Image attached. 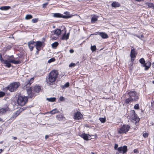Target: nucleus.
<instances>
[{
	"label": "nucleus",
	"mask_w": 154,
	"mask_h": 154,
	"mask_svg": "<svg viewBox=\"0 0 154 154\" xmlns=\"http://www.w3.org/2000/svg\"><path fill=\"white\" fill-rule=\"evenodd\" d=\"M28 95V96L30 98H32L35 96L34 93H33L32 91L31 88H30L26 89Z\"/></svg>",
	"instance_id": "14"
},
{
	"label": "nucleus",
	"mask_w": 154,
	"mask_h": 154,
	"mask_svg": "<svg viewBox=\"0 0 154 154\" xmlns=\"http://www.w3.org/2000/svg\"><path fill=\"white\" fill-rule=\"evenodd\" d=\"M59 112V111L57 109H53L49 112L52 114H54Z\"/></svg>",
	"instance_id": "25"
},
{
	"label": "nucleus",
	"mask_w": 154,
	"mask_h": 154,
	"mask_svg": "<svg viewBox=\"0 0 154 154\" xmlns=\"http://www.w3.org/2000/svg\"><path fill=\"white\" fill-rule=\"evenodd\" d=\"M131 112V114L132 115L131 119L135 121H139V119L137 117V115L135 113V111L134 110H133Z\"/></svg>",
	"instance_id": "13"
},
{
	"label": "nucleus",
	"mask_w": 154,
	"mask_h": 154,
	"mask_svg": "<svg viewBox=\"0 0 154 154\" xmlns=\"http://www.w3.org/2000/svg\"><path fill=\"white\" fill-rule=\"evenodd\" d=\"M148 133H145L143 134V136L145 138H146V137H148Z\"/></svg>",
	"instance_id": "46"
},
{
	"label": "nucleus",
	"mask_w": 154,
	"mask_h": 154,
	"mask_svg": "<svg viewBox=\"0 0 154 154\" xmlns=\"http://www.w3.org/2000/svg\"><path fill=\"white\" fill-rule=\"evenodd\" d=\"M64 14L66 15H64V16H67L69 17H68V18H70L72 16L70 15H69V12H67V11L64 12Z\"/></svg>",
	"instance_id": "38"
},
{
	"label": "nucleus",
	"mask_w": 154,
	"mask_h": 154,
	"mask_svg": "<svg viewBox=\"0 0 154 154\" xmlns=\"http://www.w3.org/2000/svg\"><path fill=\"white\" fill-rule=\"evenodd\" d=\"M5 95V93L2 91L0 92V98L3 97Z\"/></svg>",
	"instance_id": "43"
},
{
	"label": "nucleus",
	"mask_w": 154,
	"mask_h": 154,
	"mask_svg": "<svg viewBox=\"0 0 154 154\" xmlns=\"http://www.w3.org/2000/svg\"><path fill=\"white\" fill-rule=\"evenodd\" d=\"M23 108H21L18 110L17 112L13 113L12 118L15 119L24 110Z\"/></svg>",
	"instance_id": "10"
},
{
	"label": "nucleus",
	"mask_w": 154,
	"mask_h": 154,
	"mask_svg": "<svg viewBox=\"0 0 154 154\" xmlns=\"http://www.w3.org/2000/svg\"><path fill=\"white\" fill-rule=\"evenodd\" d=\"M46 100L49 102H54L55 101L56 99L55 97L47 98H46Z\"/></svg>",
	"instance_id": "30"
},
{
	"label": "nucleus",
	"mask_w": 154,
	"mask_h": 154,
	"mask_svg": "<svg viewBox=\"0 0 154 154\" xmlns=\"http://www.w3.org/2000/svg\"><path fill=\"white\" fill-rule=\"evenodd\" d=\"M91 49L93 52L95 51L96 50V47L95 45L91 46Z\"/></svg>",
	"instance_id": "34"
},
{
	"label": "nucleus",
	"mask_w": 154,
	"mask_h": 154,
	"mask_svg": "<svg viewBox=\"0 0 154 154\" xmlns=\"http://www.w3.org/2000/svg\"><path fill=\"white\" fill-rule=\"evenodd\" d=\"M112 6L114 7H117L120 6L119 4L116 2H114L112 4Z\"/></svg>",
	"instance_id": "27"
},
{
	"label": "nucleus",
	"mask_w": 154,
	"mask_h": 154,
	"mask_svg": "<svg viewBox=\"0 0 154 154\" xmlns=\"http://www.w3.org/2000/svg\"><path fill=\"white\" fill-rule=\"evenodd\" d=\"M142 36H143V35H141V37H142Z\"/></svg>",
	"instance_id": "61"
},
{
	"label": "nucleus",
	"mask_w": 154,
	"mask_h": 154,
	"mask_svg": "<svg viewBox=\"0 0 154 154\" xmlns=\"http://www.w3.org/2000/svg\"><path fill=\"white\" fill-rule=\"evenodd\" d=\"M76 65V64L75 63H71L69 65V67H74Z\"/></svg>",
	"instance_id": "45"
},
{
	"label": "nucleus",
	"mask_w": 154,
	"mask_h": 154,
	"mask_svg": "<svg viewBox=\"0 0 154 154\" xmlns=\"http://www.w3.org/2000/svg\"><path fill=\"white\" fill-rule=\"evenodd\" d=\"M97 20V17L96 16H93L91 19V22L92 23H94Z\"/></svg>",
	"instance_id": "28"
},
{
	"label": "nucleus",
	"mask_w": 154,
	"mask_h": 154,
	"mask_svg": "<svg viewBox=\"0 0 154 154\" xmlns=\"http://www.w3.org/2000/svg\"><path fill=\"white\" fill-rule=\"evenodd\" d=\"M58 73L56 70H53L50 72L48 76V82L53 83L55 82L57 77Z\"/></svg>",
	"instance_id": "1"
},
{
	"label": "nucleus",
	"mask_w": 154,
	"mask_h": 154,
	"mask_svg": "<svg viewBox=\"0 0 154 154\" xmlns=\"http://www.w3.org/2000/svg\"><path fill=\"white\" fill-rule=\"evenodd\" d=\"M61 33V30L60 29H57L56 30L53 31L51 32V33L53 35H56L58 36L60 35Z\"/></svg>",
	"instance_id": "16"
},
{
	"label": "nucleus",
	"mask_w": 154,
	"mask_h": 154,
	"mask_svg": "<svg viewBox=\"0 0 154 154\" xmlns=\"http://www.w3.org/2000/svg\"><path fill=\"white\" fill-rule=\"evenodd\" d=\"M53 17L56 18H68L69 17L67 16H63V14L58 13H54V14Z\"/></svg>",
	"instance_id": "7"
},
{
	"label": "nucleus",
	"mask_w": 154,
	"mask_h": 154,
	"mask_svg": "<svg viewBox=\"0 0 154 154\" xmlns=\"http://www.w3.org/2000/svg\"><path fill=\"white\" fill-rule=\"evenodd\" d=\"M147 5L149 7L152 8L153 7V5L152 3H148Z\"/></svg>",
	"instance_id": "44"
},
{
	"label": "nucleus",
	"mask_w": 154,
	"mask_h": 154,
	"mask_svg": "<svg viewBox=\"0 0 154 154\" xmlns=\"http://www.w3.org/2000/svg\"><path fill=\"white\" fill-rule=\"evenodd\" d=\"M127 94L129 97L132 99L133 101H137L139 98V95L134 91H128Z\"/></svg>",
	"instance_id": "2"
},
{
	"label": "nucleus",
	"mask_w": 154,
	"mask_h": 154,
	"mask_svg": "<svg viewBox=\"0 0 154 154\" xmlns=\"http://www.w3.org/2000/svg\"><path fill=\"white\" fill-rule=\"evenodd\" d=\"M152 66L153 68H154V62L152 63Z\"/></svg>",
	"instance_id": "57"
},
{
	"label": "nucleus",
	"mask_w": 154,
	"mask_h": 154,
	"mask_svg": "<svg viewBox=\"0 0 154 154\" xmlns=\"http://www.w3.org/2000/svg\"><path fill=\"white\" fill-rule=\"evenodd\" d=\"M13 139L14 140H16L17 139V138L15 137H13Z\"/></svg>",
	"instance_id": "52"
},
{
	"label": "nucleus",
	"mask_w": 154,
	"mask_h": 154,
	"mask_svg": "<svg viewBox=\"0 0 154 154\" xmlns=\"http://www.w3.org/2000/svg\"><path fill=\"white\" fill-rule=\"evenodd\" d=\"M29 47V48L30 50L31 51H32L33 50V48L34 47V45H28Z\"/></svg>",
	"instance_id": "42"
},
{
	"label": "nucleus",
	"mask_w": 154,
	"mask_h": 154,
	"mask_svg": "<svg viewBox=\"0 0 154 154\" xmlns=\"http://www.w3.org/2000/svg\"><path fill=\"white\" fill-rule=\"evenodd\" d=\"M11 8V7L9 6H2L0 8V9L2 10H7Z\"/></svg>",
	"instance_id": "24"
},
{
	"label": "nucleus",
	"mask_w": 154,
	"mask_h": 154,
	"mask_svg": "<svg viewBox=\"0 0 154 154\" xmlns=\"http://www.w3.org/2000/svg\"><path fill=\"white\" fill-rule=\"evenodd\" d=\"M3 63L4 64H5L6 66L8 67V68H9L11 66L10 63L9 62V61L7 60H5L4 62Z\"/></svg>",
	"instance_id": "26"
},
{
	"label": "nucleus",
	"mask_w": 154,
	"mask_h": 154,
	"mask_svg": "<svg viewBox=\"0 0 154 154\" xmlns=\"http://www.w3.org/2000/svg\"><path fill=\"white\" fill-rule=\"evenodd\" d=\"M3 151V150L2 149H0V153H1Z\"/></svg>",
	"instance_id": "56"
},
{
	"label": "nucleus",
	"mask_w": 154,
	"mask_h": 154,
	"mask_svg": "<svg viewBox=\"0 0 154 154\" xmlns=\"http://www.w3.org/2000/svg\"><path fill=\"white\" fill-rule=\"evenodd\" d=\"M58 43L57 42H55L53 43L52 45L51 46L53 48H55L58 46Z\"/></svg>",
	"instance_id": "31"
},
{
	"label": "nucleus",
	"mask_w": 154,
	"mask_h": 154,
	"mask_svg": "<svg viewBox=\"0 0 154 154\" xmlns=\"http://www.w3.org/2000/svg\"><path fill=\"white\" fill-rule=\"evenodd\" d=\"M117 150L119 152H122L123 153H125L127 152V146H124L123 147H119L118 148Z\"/></svg>",
	"instance_id": "8"
},
{
	"label": "nucleus",
	"mask_w": 154,
	"mask_h": 154,
	"mask_svg": "<svg viewBox=\"0 0 154 154\" xmlns=\"http://www.w3.org/2000/svg\"><path fill=\"white\" fill-rule=\"evenodd\" d=\"M82 115L79 112H77L75 113L74 115V119H75L79 120L82 119Z\"/></svg>",
	"instance_id": "9"
},
{
	"label": "nucleus",
	"mask_w": 154,
	"mask_h": 154,
	"mask_svg": "<svg viewBox=\"0 0 154 154\" xmlns=\"http://www.w3.org/2000/svg\"><path fill=\"white\" fill-rule=\"evenodd\" d=\"M40 90L41 87L38 85L35 86L33 89V91L35 92H38L40 91Z\"/></svg>",
	"instance_id": "20"
},
{
	"label": "nucleus",
	"mask_w": 154,
	"mask_h": 154,
	"mask_svg": "<svg viewBox=\"0 0 154 154\" xmlns=\"http://www.w3.org/2000/svg\"><path fill=\"white\" fill-rule=\"evenodd\" d=\"M0 60L1 62L4 63L5 60H4L3 59L2 54H1L0 53Z\"/></svg>",
	"instance_id": "40"
},
{
	"label": "nucleus",
	"mask_w": 154,
	"mask_h": 154,
	"mask_svg": "<svg viewBox=\"0 0 154 154\" xmlns=\"http://www.w3.org/2000/svg\"><path fill=\"white\" fill-rule=\"evenodd\" d=\"M60 100L61 101H63L65 100V98L63 97H61L60 98Z\"/></svg>",
	"instance_id": "48"
},
{
	"label": "nucleus",
	"mask_w": 154,
	"mask_h": 154,
	"mask_svg": "<svg viewBox=\"0 0 154 154\" xmlns=\"http://www.w3.org/2000/svg\"><path fill=\"white\" fill-rule=\"evenodd\" d=\"M49 136L48 135H46L45 136V139H47L48 137Z\"/></svg>",
	"instance_id": "53"
},
{
	"label": "nucleus",
	"mask_w": 154,
	"mask_h": 154,
	"mask_svg": "<svg viewBox=\"0 0 154 154\" xmlns=\"http://www.w3.org/2000/svg\"><path fill=\"white\" fill-rule=\"evenodd\" d=\"M8 61L10 63H12L15 64H18L20 63V60L16 61L14 60L11 59L10 58H8Z\"/></svg>",
	"instance_id": "18"
},
{
	"label": "nucleus",
	"mask_w": 154,
	"mask_h": 154,
	"mask_svg": "<svg viewBox=\"0 0 154 154\" xmlns=\"http://www.w3.org/2000/svg\"><path fill=\"white\" fill-rule=\"evenodd\" d=\"M38 19L35 18V19H32V22L33 23H35L38 22Z\"/></svg>",
	"instance_id": "41"
},
{
	"label": "nucleus",
	"mask_w": 154,
	"mask_h": 154,
	"mask_svg": "<svg viewBox=\"0 0 154 154\" xmlns=\"http://www.w3.org/2000/svg\"><path fill=\"white\" fill-rule=\"evenodd\" d=\"M69 52L71 53H72L74 52V50L72 49H71L70 50Z\"/></svg>",
	"instance_id": "51"
},
{
	"label": "nucleus",
	"mask_w": 154,
	"mask_h": 154,
	"mask_svg": "<svg viewBox=\"0 0 154 154\" xmlns=\"http://www.w3.org/2000/svg\"><path fill=\"white\" fill-rule=\"evenodd\" d=\"M20 85V84L19 82H13L7 87V89L11 92H14L17 90Z\"/></svg>",
	"instance_id": "3"
},
{
	"label": "nucleus",
	"mask_w": 154,
	"mask_h": 154,
	"mask_svg": "<svg viewBox=\"0 0 154 154\" xmlns=\"http://www.w3.org/2000/svg\"><path fill=\"white\" fill-rule=\"evenodd\" d=\"M139 62L142 64V66L145 67L144 69L145 70H148L150 67L151 63L148 62L146 63L144 59L143 58H141L139 60Z\"/></svg>",
	"instance_id": "5"
},
{
	"label": "nucleus",
	"mask_w": 154,
	"mask_h": 154,
	"mask_svg": "<svg viewBox=\"0 0 154 154\" xmlns=\"http://www.w3.org/2000/svg\"><path fill=\"white\" fill-rule=\"evenodd\" d=\"M137 151V150L136 149H134V152H136Z\"/></svg>",
	"instance_id": "58"
},
{
	"label": "nucleus",
	"mask_w": 154,
	"mask_h": 154,
	"mask_svg": "<svg viewBox=\"0 0 154 154\" xmlns=\"http://www.w3.org/2000/svg\"><path fill=\"white\" fill-rule=\"evenodd\" d=\"M55 60V59L54 57H52L51 59H50L48 61V63H50L51 62H53Z\"/></svg>",
	"instance_id": "36"
},
{
	"label": "nucleus",
	"mask_w": 154,
	"mask_h": 154,
	"mask_svg": "<svg viewBox=\"0 0 154 154\" xmlns=\"http://www.w3.org/2000/svg\"><path fill=\"white\" fill-rule=\"evenodd\" d=\"M137 55V54L135 51V49L133 48L131 50L130 53V56L132 57H135Z\"/></svg>",
	"instance_id": "19"
},
{
	"label": "nucleus",
	"mask_w": 154,
	"mask_h": 154,
	"mask_svg": "<svg viewBox=\"0 0 154 154\" xmlns=\"http://www.w3.org/2000/svg\"><path fill=\"white\" fill-rule=\"evenodd\" d=\"M32 18V16L31 15H27L25 17V19L26 20H29Z\"/></svg>",
	"instance_id": "33"
},
{
	"label": "nucleus",
	"mask_w": 154,
	"mask_h": 154,
	"mask_svg": "<svg viewBox=\"0 0 154 154\" xmlns=\"http://www.w3.org/2000/svg\"><path fill=\"white\" fill-rule=\"evenodd\" d=\"M99 34L101 37L104 39L107 38H108V35L105 32H96L95 33V35Z\"/></svg>",
	"instance_id": "11"
},
{
	"label": "nucleus",
	"mask_w": 154,
	"mask_h": 154,
	"mask_svg": "<svg viewBox=\"0 0 154 154\" xmlns=\"http://www.w3.org/2000/svg\"><path fill=\"white\" fill-rule=\"evenodd\" d=\"M69 85V82H67L64 84V85H63L62 87L63 88H68Z\"/></svg>",
	"instance_id": "32"
},
{
	"label": "nucleus",
	"mask_w": 154,
	"mask_h": 154,
	"mask_svg": "<svg viewBox=\"0 0 154 154\" xmlns=\"http://www.w3.org/2000/svg\"><path fill=\"white\" fill-rule=\"evenodd\" d=\"M131 101H133V100L130 97L126 99L125 100V103L128 104Z\"/></svg>",
	"instance_id": "29"
},
{
	"label": "nucleus",
	"mask_w": 154,
	"mask_h": 154,
	"mask_svg": "<svg viewBox=\"0 0 154 154\" xmlns=\"http://www.w3.org/2000/svg\"><path fill=\"white\" fill-rule=\"evenodd\" d=\"M48 3H45L43 4L42 6L43 8H45L48 5Z\"/></svg>",
	"instance_id": "47"
},
{
	"label": "nucleus",
	"mask_w": 154,
	"mask_h": 154,
	"mask_svg": "<svg viewBox=\"0 0 154 154\" xmlns=\"http://www.w3.org/2000/svg\"><path fill=\"white\" fill-rule=\"evenodd\" d=\"M134 109H138L139 108V105L138 104H135L134 107Z\"/></svg>",
	"instance_id": "39"
},
{
	"label": "nucleus",
	"mask_w": 154,
	"mask_h": 154,
	"mask_svg": "<svg viewBox=\"0 0 154 154\" xmlns=\"http://www.w3.org/2000/svg\"><path fill=\"white\" fill-rule=\"evenodd\" d=\"M28 99L26 97L21 96H18L17 102L19 105L23 106L27 102Z\"/></svg>",
	"instance_id": "4"
},
{
	"label": "nucleus",
	"mask_w": 154,
	"mask_h": 154,
	"mask_svg": "<svg viewBox=\"0 0 154 154\" xmlns=\"http://www.w3.org/2000/svg\"><path fill=\"white\" fill-rule=\"evenodd\" d=\"M34 81V78H31L29 80H28L25 83L26 86H29L32 82Z\"/></svg>",
	"instance_id": "22"
},
{
	"label": "nucleus",
	"mask_w": 154,
	"mask_h": 154,
	"mask_svg": "<svg viewBox=\"0 0 154 154\" xmlns=\"http://www.w3.org/2000/svg\"><path fill=\"white\" fill-rule=\"evenodd\" d=\"M131 61L132 62L134 60V58H135V57H131Z\"/></svg>",
	"instance_id": "50"
},
{
	"label": "nucleus",
	"mask_w": 154,
	"mask_h": 154,
	"mask_svg": "<svg viewBox=\"0 0 154 154\" xmlns=\"http://www.w3.org/2000/svg\"><path fill=\"white\" fill-rule=\"evenodd\" d=\"M118 147V145L117 144H115L114 146V149H116L117 147Z\"/></svg>",
	"instance_id": "49"
},
{
	"label": "nucleus",
	"mask_w": 154,
	"mask_h": 154,
	"mask_svg": "<svg viewBox=\"0 0 154 154\" xmlns=\"http://www.w3.org/2000/svg\"><path fill=\"white\" fill-rule=\"evenodd\" d=\"M35 42L33 41H31L28 42V45H34V43Z\"/></svg>",
	"instance_id": "37"
},
{
	"label": "nucleus",
	"mask_w": 154,
	"mask_h": 154,
	"mask_svg": "<svg viewBox=\"0 0 154 154\" xmlns=\"http://www.w3.org/2000/svg\"><path fill=\"white\" fill-rule=\"evenodd\" d=\"M130 127L128 125H123L118 130V133L119 134H126L129 130Z\"/></svg>",
	"instance_id": "6"
},
{
	"label": "nucleus",
	"mask_w": 154,
	"mask_h": 154,
	"mask_svg": "<svg viewBox=\"0 0 154 154\" xmlns=\"http://www.w3.org/2000/svg\"><path fill=\"white\" fill-rule=\"evenodd\" d=\"M48 84H49V85H51V84H50V83H49L48 82Z\"/></svg>",
	"instance_id": "60"
},
{
	"label": "nucleus",
	"mask_w": 154,
	"mask_h": 154,
	"mask_svg": "<svg viewBox=\"0 0 154 154\" xmlns=\"http://www.w3.org/2000/svg\"><path fill=\"white\" fill-rule=\"evenodd\" d=\"M43 42L41 41H38L36 42V48L38 51L40 50V48L42 46Z\"/></svg>",
	"instance_id": "12"
},
{
	"label": "nucleus",
	"mask_w": 154,
	"mask_h": 154,
	"mask_svg": "<svg viewBox=\"0 0 154 154\" xmlns=\"http://www.w3.org/2000/svg\"><path fill=\"white\" fill-rule=\"evenodd\" d=\"M91 153H92V154H94V152H91Z\"/></svg>",
	"instance_id": "59"
},
{
	"label": "nucleus",
	"mask_w": 154,
	"mask_h": 154,
	"mask_svg": "<svg viewBox=\"0 0 154 154\" xmlns=\"http://www.w3.org/2000/svg\"><path fill=\"white\" fill-rule=\"evenodd\" d=\"M9 109L8 107L0 109V116L5 114L7 111H8Z\"/></svg>",
	"instance_id": "15"
},
{
	"label": "nucleus",
	"mask_w": 154,
	"mask_h": 154,
	"mask_svg": "<svg viewBox=\"0 0 154 154\" xmlns=\"http://www.w3.org/2000/svg\"><path fill=\"white\" fill-rule=\"evenodd\" d=\"M135 1H138V2H141V1H143V0H135Z\"/></svg>",
	"instance_id": "54"
},
{
	"label": "nucleus",
	"mask_w": 154,
	"mask_h": 154,
	"mask_svg": "<svg viewBox=\"0 0 154 154\" xmlns=\"http://www.w3.org/2000/svg\"><path fill=\"white\" fill-rule=\"evenodd\" d=\"M99 120L102 123H104L106 121V119L105 118H100Z\"/></svg>",
	"instance_id": "35"
},
{
	"label": "nucleus",
	"mask_w": 154,
	"mask_h": 154,
	"mask_svg": "<svg viewBox=\"0 0 154 154\" xmlns=\"http://www.w3.org/2000/svg\"><path fill=\"white\" fill-rule=\"evenodd\" d=\"M0 122H3V119L1 118H0Z\"/></svg>",
	"instance_id": "55"
},
{
	"label": "nucleus",
	"mask_w": 154,
	"mask_h": 154,
	"mask_svg": "<svg viewBox=\"0 0 154 154\" xmlns=\"http://www.w3.org/2000/svg\"><path fill=\"white\" fill-rule=\"evenodd\" d=\"M69 35V32L68 33L66 34L65 32L62 36L61 39L63 40H67L68 39Z\"/></svg>",
	"instance_id": "17"
},
{
	"label": "nucleus",
	"mask_w": 154,
	"mask_h": 154,
	"mask_svg": "<svg viewBox=\"0 0 154 154\" xmlns=\"http://www.w3.org/2000/svg\"><path fill=\"white\" fill-rule=\"evenodd\" d=\"M79 136L85 140H88V136L87 134H86L85 133H83L80 134Z\"/></svg>",
	"instance_id": "23"
},
{
	"label": "nucleus",
	"mask_w": 154,
	"mask_h": 154,
	"mask_svg": "<svg viewBox=\"0 0 154 154\" xmlns=\"http://www.w3.org/2000/svg\"><path fill=\"white\" fill-rule=\"evenodd\" d=\"M56 118L59 121L64 120L65 118L63 115L62 114H59L56 116Z\"/></svg>",
	"instance_id": "21"
}]
</instances>
